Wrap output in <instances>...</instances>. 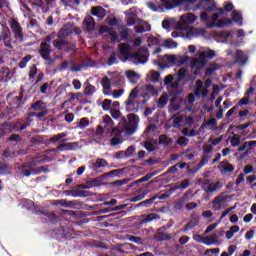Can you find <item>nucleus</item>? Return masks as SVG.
Listing matches in <instances>:
<instances>
[{
	"mask_svg": "<svg viewBox=\"0 0 256 256\" xmlns=\"http://www.w3.org/2000/svg\"><path fill=\"white\" fill-rule=\"evenodd\" d=\"M139 125V116L134 113H130L127 115V118L123 116L120 119L119 127L126 133V135H133L137 131V127Z\"/></svg>",
	"mask_w": 256,
	"mask_h": 256,
	"instance_id": "f257e3e1",
	"label": "nucleus"
},
{
	"mask_svg": "<svg viewBox=\"0 0 256 256\" xmlns=\"http://www.w3.org/2000/svg\"><path fill=\"white\" fill-rule=\"evenodd\" d=\"M139 94V89L135 87L129 94L127 100L125 101V110L127 113H137V106H135V100Z\"/></svg>",
	"mask_w": 256,
	"mask_h": 256,
	"instance_id": "f03ea898",
	"label": "nucleus"
},
{
	"mask_svg": "<svg viewBox=\"0 0 256 256\" xmlns=\"http://www.w3.org/2000/svg\"><path fill=\"white\" fill-rule=\"evenodd\" d=\"M198 183L202 185V189L203 191H205V193H215L219 191V189L221 188V182L219 181L211 182V180L209 179H199Z\"/></svg>",
	"mask_w": 256,
	"mask_h": 256,
	"instance_id": "7ed1b4c3",
	"label": "nucleus"
},
{
	"mask_svg": "<svg viewBox=\"0 0 256 256\" xmlns=\"http://www.w3.org/2000/svg\"><path fill=\"white\" fill-rule=\"evenodd\" d=\"M10 28L14 33L15 39H18V41H23L24 39L23 27H21V24L19 23V21L13 19L10 23Z\"/></svg>",
	"mask_w": 256,
	"mask_h": 256,
	"instance_id": "20e7f679",
	"label": "nucleus"
},
{
	"mask_svg": "<svg viewBox=\"0 0 256 256\" xmlns=\"http://www.w3.org/2000/svg\"><path fill=\"white\" fill-rule=\"evenodd\" d=\"M207 65V59H205V51L199 53L198 58H194L191 62L192 69H203Z\"/></svg>",
	"mask_w": 256,
	"mask_h": 256,
	"instance_id": "39448f33",
	"label": "nucleus"
},
{
	"mask_svg": "<svg viewBox=\"0 0 256 256\" xmlns=\"http://www.w3.org/2000/svg\"><path fill=\"white\" fill-rule=\"evenodd\" d=\"M131 249H133V244L122 243L114 245L112 251H116V253H119V255H128Z\"/></svg>",
	"mask_w": 256,
	"mask_h": 256,
	"instance_id": "423d86ee",
	"label": "nucleus"
},
{
	"mask_svg": "<svg viewBox=\"0 0 256 256\" xmlns=\"http://www.w3.org/2000/svg\"><path fill=\"white\" fill-rule=\"evenodd\" d=\"M247 61H249V56L245 54L242 50H236V53L234 55V62L233 65H246Z\"/></svg>",
	"mask_w": 256,
	"mask_h": 256,
	"instance_id": "0eeeda50",
	"label": "nucleus"
},
{
	"mask_svg": "<svg viewBox=\"0 0 256 256\" xmlns=\"http://www.w3.org/2000/svg\"><path fill=\"white\" fill-rule=\"evenodd\" d=\"M193 239H194V241H197V243H202L203 245H208V246L217 243V237H215V236H212L210 238L209 237L205 238L204 236H202L200 234H194Z\"/></svg>",
	"mask_w": 256,
	"mask_h": 256,
	"instance_id": "6e6552de",
	"label": "nucleus"
},
{
	"mask_svg": "<svg viewBox=\"0 0 256 256\" xmlns=\"http://www.w3.org/2000/svg\"><path fill=\"white\" fill-rule=\"evenodd\" d=\"M131 51V45L128 43H122L119 45V54L123 57L122 61H127L129 58H131V55L133 53H130Z\"/></svg>",
	"mask_w": 256,
	"mask_h": 256,
	"instance_id": "1a4fd4ad",
	"label": "nucleus"
},
{
	"mask_svg": "<svg viewBox=\"0 0 256 256\" xmlns=\"http://www.w3.org/2000/svg\"><path fill=\"white\" fill-rule=\"evenodd\" d=\"M194 95L195 97H207L209 95V89L203 88V81L201 79H198L196 81V88L194 89Z\"/></svg>",
	"mask_w": 256,
	"mask_h": 256,
	"instance_id": "9d476101",
	"label": "nucleus"
},
{
	"mask_svg": "<svg viewBox=\"0 0 256 256\" xmlns=\"http://www.w3.org/2000/svg\"><path fill=\"white\" fill-rule=\"evenodd\" d=\"M38 53L44 61H49V57H51L53 50L51 49V46H47V43H41Z\"/></svg>",
	"mask_w": 256,
	"mask_h": 256,
	"instance_id": "9b49d317",
	"label": "nucleus"
},
{
	"mask_svg": "<svg viewBox=\"0 0 256 256\" xmlns=\"http://www.w3.org/2000/svg\"><path fill=\"white\" fill-rule=\"evenodd\" d=\"M18 171L22 177H31V173H33V164H31V162H25L18 167Z\"/></svg>",
	"mask_w": 256,
	"mask_h": 256,
	"instance_id": "f8f14e48",
	"label": "nucleus"
},
{
	"mask_svg": "<svg viewBox=\"0 0 256 256\" xmlns=\"http://www.w3.org/2000/svg\"><path fill=\"white\" fill-rule=\"evenodd\" d=\"M219 169L221 175H227V173H233L235 171V166L228 160H224L220 163Z\"/></svg>",
	"mask_w": 256,
	"mask_h": 256,
	"instance_id": "ddd939ff",
	"label": "nucleus"
},
{
	"mask_svg": "<svg viewBox=\"0 0 256 256\" xmlns=\"http://www.w3.org/2000/svg\"><path fill=\"white\" fill-rule=\"evenodd\" d=\"M79 147V142L62 143L56 147L57 151H75Z\"/></svg>",
	"mask_w": 256,
	"mask_h": 256,
	"instance_id": "4468645a",
	"label": "nucleus"
},
{
	"mask_svg": "<svg viewBox=\"0 0 256 256\" xmlns=\"http://www.w3.org/2000/svg\"><path fill=\"white\" fill-rule=\"evenodd\" d=\"M10 105L13 109H23V105H25V102L23 101V93L13 97L10 101Z\"/></svg>",
	"mask_w": 256,
	"mask_h": 256,
	"instance_id": "2eb2a0df",
	"label": "nucleus"
},
{
	"mask_svg": "<svg viewBox=\"0 0 256 256\" xmlns=\"http://www.w3.org/2000/svg\"><path fill=\"white\" fill-rule=\"evenodd\" d=\"M233 23V20L231 18L225 17L221 20H219L217 23L212 22L209 24L210 29L213 27H217L218 29H223V27H229Z\"/></svg>",
	"mask_w": 256,
	"mask_h": 256,
	"instance_id": "dca6fc26",
	"label": "nucleus"
},
{
	"mask_svg": "<svg viewBox=\"0 0 256 256\" xmlns=\"http://www.w3.org/2000/svg\"><path fill=\"white\" fill-rule=\"evenodd\" d=\"M165 9H175V7H179L183 5V0H160Z\"/></svg>",
	"mask_w": 256,
	"mask_h": 256,
	"instance_id": "f3484780",
	"label": "nucleus"
},
{
	"mask_svg": "<svg viewBox=\"0 0 256 256\" xmlns=\"http://www.w3.org/2000/svg\"><path fill=\"white\" fill-rule=\"evenodd\" d=\"M82 25L86 31L91 33L95 29V19L92 16H86L82 22Z\"/></svg>",
	"mask_w": 256,
	"mask_h": 256,
	"instance_id": "a211bd4d",
	"label": "nucleus"
},
{
	"mask_svg": "<svg viewBox=\"0 0 256 256\" xmlns=\"http://www.w3.org/2000/svg\"><path fill=\"white\" fill-rule=\"evenodd\" d=\"M54 205H56V207H75L77 205V201L76 200H66V199H59V200H54Z\"/></svg>",
	"mask_w": 256,
	"mask_h": 256,
	"instance_id": "6ab92c4d",
	"label": "nucleus"
},
{
	"mask_svg": "<svg viewBox=\"0 0 256 256\" xmlns=\"http://www.w3.org/2000/svg\"><path fill=\"white\" fill-rule=\"evenodd\" d=\"M131 59L134 60L136 65L147 63V56L141 54V52L132 53L130 56Z\"/></svg>",
	"mask_w": 256,
	"mask_h": 256,
	"instance_id": "aec40b11",
	"label": "nucleus"
},
{
	"mask_svg": "<svg viewBox=\"0 0 256 256\" xmlns=\"http://www.w3.org/2000/svg\"><path fill=\"white\" fill-rule=\"evenodd\" d=\"M227 201V198L223 195H218L214 200L212 201V209L214 211H219L221 209V203H225Z\"/></svg>",
	"mask_w": 256,
	"mask_h": 256,
	"instance_id": "412c9836",
	"label": "nucleus"
},
{
	"mask_svg": "<svg viewBox=\"0 0 256 256\" xmlns=\"http://www.w3.org/2000/svg\"><path fill=\"white\" fill-rule=\"evenodd\" d=\"M256 147V140L246 142V150L240 155V159H245L251 155V150Z\"/></svg>",
	"mask_w": 256,
	"mask_h": 256,
	"instance_id": "4be33fe9",
	"label": "nucleus"
},
{
	"mask_svg": "<svg viewBox=\"0 0 256 256\" xmlns=\"http://www.w3.org/2000/svg\"><path fill=\"white\" fill-rule=\"evenodd\" d=\"M141 219L142 223H151V221H159V219H161V216H159V214L150 213L142 215Z\"/></svg>",
	"mask_w": 256,
	"mask_h": 256,
	"instance_id": "5701e85b",
	"label": "nucleus"
},
{
	"mask_svg": "<svg viewBox=\"0 0 256 256\" xmlns=\"http://www.w3.org/2000/svg\"><path fill=\"white\" fill-rule=\"evenodd\" d=\"M91 15L99 17V19H103L105 17V8L101 6H94L91 8Z\"/></svg>",
	"mask_w": 256,
	"mask_h": 256,
	"instance_id": "b1692460",
	"label": "nucleus"
},
{
	"mask_svg": "<svg viewBox=\"0 0 256 256\" xmlns=\"http://www.w3.org/2000/svg\"><path fill=\"white\" fill-rule=\"evenodd\" d=\"M196 225H199V219L192 216L190 221L184 226V233H187V231H191V229H195Z\"/></svg>",
	"mask_w": 256,
	"mask_h": 256,
	"instance_id": "393cba45",
	"label": "nucleus"
},
{
	"mask_svg": "<svg viewBox=\"0 0 256 256\" xmlns=\"http://www.w3.org/2000/svg\"><path fill=\"white\" fill-rule=\"evenodd\" d=\"M232 22L238 23L239 27H243V15L239 11H232Z\"/></svg>",
	"mask_w": 256,
	"mask_h": 256,
	"instance_id": "a878e982",
	"label": "nucleus"
},
{
	"mask_svg": "<svg viewBox=\"0 0 256 256\" xmlns=\"http://www.w3.org/2000/svg\"><path fill=\"white\" fill-rule=\"evenodd\" d=\"M32 111H45L47 109V103L42 100H38L31 105Z\"/></svg>",
	"mask_w": 256,
	"mask_h": 256,
	"instance_id": "bb28decb",
	"label": "nucleus"
},
{
	"mask_svg": "<svg viewBox=\"0 0 256 256\" xmlns=\"http://www.w3.org/2000/svg\"><path fill=\"white\" fill-rule=\"evenodd\" d=\"M159 145H164V147H169V145H173V138H169L167 134H162L159 136Z\"/></svg>",
	"mask_w": 256,
	"mask_h": 256,
	"instance_id": "cd10ccee",
	"label": "nucleus"
},
{
	"mask_svg": "<svg viewBox=\"0 0 256 256\" xmlns=\"http://www.w3.org/2000/svg\"><path fill=\"white\" fill-rule=\"evenodd\" d=\"M209 159H211V156H209L208 154H203L200 162L197 164V167L194 170V173H197L199 169H203V167H205V165L209 163Z\"/></svg>",
	"mask_w": 256,
	"mask_h": 256,
	"instance_id": "c85d7f7f",
	"label": "nucleus"
},
{
	"mask_svg": "<svg viewBox=\"0 0 256 256\" xmlns=\"http://www.w3.org/2000/svg\"><path fill=\"white\" fill-rule=\"evenodd\" d=\"M136 33H145L151 31V24L149 22H143V25H136L134 27Z\"/></svg>",
	"mask_w": 256,
	"mask_h": 256,
	"instance_id": "c756f323",
	"label": "nucleus"
},
{
	"mask_svg": "<svg viewBox=\"0 0 256 256\" xmlns=\"http://www.w3.org/2000/svg\"><path fill=\"white\" fill-rule=\"evenodd\" d=\"M31 121H33L31 118H26V122H23V119L18 120L16 122V127H19L20 131H25L27 127H31Z\"/></svg>",
	"mask_w": 256,
	"mask_h": 256,
	"instance_id": "7c9ffc66",
	"label": "nucleus"
},
{
	"mask_svg": "<svg viewBox=\"0 0 256 256\" xmlns=\"http://www.w3.org/2000/svg\"><path fill=\"white\" fill-rule=\"evenodd\" d=\"M232 137H228V141H230L232 147H239L241 145V136L239 134H234L232 132Z\"/></svg>",
	"mask_w": 256,
	"mask_h": 256,
	"instance_id": "2f4dec72",
	"label": "nucleus"
},
{
	"mask_svg": "<svg viewBox=\"0 0 256 256\" xmlns=\"http://www.w3.org/2000/svg\"><path fill=\"white\" fill-rule=\"evenodd\" d=\"M93 166L94 169H102V167H109V162L104 158H97Z\"/></svg>",
	"mask_w": 256,
	"mask_h": 256,
	"instance_id": "473e14b6",
	"label": "nucleus"
},
{
	"mask_svg": "<svg viewBox=\"0 0 256 256\" xmlns=\"http://www.w3.org/2000/svg\"><path fill=\"white\" fill-rule=\"evenodd\" d=\"M187 197H189V194L185 193L184 197H181L180 199L176 200L175 209H178V210L183 209V206L185 205V203H187Z\"/></svg>",
	"mask_w": 256,
	"mask_h": 256,
	"instance_id": "72a5a7b5",
	"label": "nucleus"
},
{
	"mask_svg": "<svg viewBox=\"0 0 256 256\" xmlns=\"http://www.w3.org/2000/svg\"><path fill=\"white\" fill-rule=\"evenodd\" d=\"M66 45H69V41H66V40H54L53 41V46L58 51H63V48L66 47Z\"/></svg>",
	"mask_w": 256,
	"mask_h": 256,
	"instance_id": "f704fd0d",
	"label": "nucleus"
},
{
	"mask_svg": "<svg viewBox=\"0 0 256 256\" xmlns=\"http://www.w3.org/2000/svg\"><path fill=\"white\" fill-rule=\"evenodd\" d=\"M153 175H155V174L149 173V174L145 175L144 177H142V178H140V179L135 180L134 182H132V183L129 185V187H135V185H139V183H145V181H149V180L153 177Z\"/></svg>",
	"mask_w": 256,
	"mask_h": 256,
	"instance_id": "c9c22d12",
	"label": "nucleus"
},
{
	"mask_svg": "<svg viewBox=\"0 0 256 256\" xmlns=\"http://www.w3.org/2000/svg\"><path fill=\"white\" fill-rule=\"evenodd\" d=\"M157 239H159L160 241H169V239H171V234L167 233V232H163L161 231V228L158 230L157 234H156Z\"/></svg>",
	"mask_w": 256,
	"mask_h": 256,
	"instance_id": "e433bc0d",
	"label": "nucleus"
},
{
	"mask_svg": "<svg viewBox=\"0 0 256 256\" xmlns=\"http://www.w3.org/2000/svg\"><path fill=\"white\" fill-rule=\"evenodd\" d=\"M115 32H116L115 28L108 27L107 25H103L99 29L100 35H103V33H109L110 35H113V33Z\"/></svg>",
	"mask_w": 256,
	"mask_h": 256,
	"instance_id": "4c0bfd02",
	"label": "nucleus"
},
{
	"mask_svg": "<svg viewBox=\"0 0 256 256\" xmlns=\"http://www.w3.org/2000/svg\"><path fill=\"white\" fill-rule=\"evenodd\" d=\"M32 56L31 55H27L24 58L21 59V61L18 64V67L20 69H25L27 67V64L31 61Z\"/></svg>",
	"mask_w": 256,
	"mask_h": 256,
	"instance_id": "58836bf2",
	"label": "nucleus"
},
{
	"mask_svg": "<svg viewBox=\"0 0 256 256\" xmlns=\"http://www.w3.org/2000/svg\"><path fill=\"white\" fill-rule=\"evenodd\" d=\"M96 91H97V88H95L94 85L88 83L84 89V95L86 96L93 95V93H96Z\"/></svg>",
	"mask_w": 256,
	"mask_h": 256,
	"instance_id": "ea45409f",
	"label": "nucleus"
},
{
	"mask_svg": "<svg viewBox=\"0 0 256 256\" xmlns=\"http://www.w3.org/2000/svg\"><path fill=\"white\" fill-rule=\"evenodd\" d=\"M131 181V178H124L122 180H116L111 183L113 187H123V185H127Z\"/></svg>",
	"mask_w": 256,
	"mask_h": 256,
	"instance_id": "a19ab883",
	"label": "nucleus"
},
{
	"mask_svg": "<svg viewBox=\"0 0 256 256\" xmlns=\"http://www.w3.org/2000/svg\"><path fill=\"white\" fill-rule=\"evenodd\" d=\"M126 77H128L130 80L135 79L134 81H132V83H137V81H139L140 76L139 74L135 73V71H126Z\"/></svg>",
	"mask_w": 256,
	"mask_h": 256,
	"instance_id": "79ce46f5",
	"label": "nucleus"
},
{
	"mask_svg": "<svg viewBox=\"0 0 256 256\" xmlns=\"http://www.w3.org/2000/svg\"><path fill=\"white\" fill-rule=\"evenodd\" d=\"M71 33H73V31L71 30H67L65 28H62L59 33H58V38L59 39H67L69 37V35H71Z\"/></svg>",
	"mask_w": 256,
	"mask_h": 256,
	"instance_id": "37998d69",
	"label": "nucleus"
},
{
	"mask_svg": "<svg viewBox=\"0 0 256 256\" xmlns=\"http://www.w3.org/2000/svg\"><path fill=\"white\" fill-rule=\"evenodd\" d=\"M156 199H157V196L144 200L138 204V207H149L152 203H155Z\"/></svg>",
	"mask_w": 256,
	"mask_h": 256,
	"instance_id": "c03bdc74",
	"label": "nucleus"
},
{
	"mask_svg": "<svg viewBox=\"0 0 256 256\" xmlns=\"http://www.w3.org/2000/svg\"><path fill=\"white\" fill-rule=\"evenodd\" d=\"M184 19L185 16H181V21H179L176 25V29L179 31H185V29H187V22Z\"/></svg>",
	"mask_w": 256,
	"mask_h": 256,
	"instance_id": "a18cd8bd",
	"label": "nucleus"
},
{
	"mask_svg": "<svg viewBox=\"0 0 256 256\" xmlns=\"http://www.w3.org/2000/svg\"><path fill=\"white\" fill-rule=\"evenodd\" d=\"M115 63H117V53L113 51L110 57L108 58L107 65L108 67H111L112 65H115Z\"/></svg>",
	"mask_w": 256,
	"mask_h": 256,
	"instance_id": "49530a36",
	"label": "nucleus"
},
{
	"mask_svg": "<svg viewBox=\"0 0 256 256\" xmlns=\"http://www.w3.org/2000/svg\"><path fill=\"white\" fill-rule=\"evenodd\" d=\"M177 145H180V147H187L189 145V139H187L185 136H181L176 141Z\"/></svg>",
	"mask_w": 256,
	"mask_h": 256,
	"instance_id": "de8ad7c7",
	"label": "nucleus"
},
{
	"mask_svg": "<svg viewBox=\"0 0 256 256\" xmlns=\"http://www.w3.org/2000/svg\"><path fill=\"white\" fill-rule=\"evenodd\" d=\"M102 87L104 91H109L111 89V81L109 80V77H104L102 79Z\"/></svg>",
	"mask_w": 256,
	"mask_h": 256,
	"instance_id": "09e8293b",
	"label": "nucleus"
},
{
	"mask_svg": "<svg viewBox=\"0 0 256 256\" xmlns=\"http://www.w3.org/2000/svg\"><path fill=\"white\" fill-rule=\"evenodd\" d=\"M160 77H161V74L159 72H157L155 70L151 71L150 79H151L152 83H159Z\"/></svg>",
	"mask_w": 256,
	"mask_h": 256,
	"instance_id": "8fccbe9b",
	"label": "nucleus"
},
{
	"mask_svg": "<svg viewBox=\"0 0 256 256\" xmlns=\"http://www.w3.org/2000/svg\"><path fill=\"white\" fill-rule=\"evenodd\" d=\"M178 167H179V163L171 166L170 168H168L166 173H164V175H175V173H177V171H179Z\"/></svg>",
	"mask_w": 256,
	"mask_h": 256,
	"instance_id": "3c124183",
	"label": "nucleus"
},
{
	"mask_svg": "<svg viewBox=\"0 0 256 256\" xmlns=\"http://www.w3.org/2000/svg\"><path fill=\"white\" fill-rule=\"evenodd\" d=\"M112 104H113V101H111L110 99H104L102 102L103 111H109L111 109Z\"/></svg>",
	"mask_w": 256,
	"mask_h": 256,
	"instance_id": "603ef678",
	"label": "nucleus"
},
{
	"mask_svg": "<svg viewBox=\"0 0 256 256\" xmlns=\"http://www.w3.org/2000/svg\"><path fill=\"white\" fill-rule=\"evenodd\" d=\"M144 148L148 150L149 153H153L155 151V144L153 142L147 140L144 142Z\"/></svg>",
	"mask_w": 256,
	"mask_h": 256,
	"instance_id": "864d4df0",
	"label": "nucleus"
},
{
	"mask_svg": "<svg viewBox=\"0 0 256 256\" xmlns=\"http://www.w3.org/2000/svg\"><path fill=\"white\" fill-rule=\"evenodd\" d=\"M164 46L166 49H176L177 47V42L173 41V40H165L164 41Z\"/></svg>",
	"mask_w": 256,
	"mask_h": 256,
	"instance_id": "5fc2aeb1",
	"label": "nucleus"
},
{
	"mask_svg": "<svg viewBox=\"0 0 256 256\" xmlns=\"http://www.w3.org/2000/svg\"><path fill=\"white\" fill-rule=\"evenodd\" d=\"M86 182H87L88 188L89 189H93V187H98V185H99V178H94V179L88 180Z\"/></svg>",
	"mask_w": 256,
	"mask_h": 256,
	"instance_id": "6e6d98bb",
	"label": "nucleus"
},
{
	"mask_svg": "<svg viewBox=\"0 0 256 256\" xmlns=\"http://www.w3.org/2000/svg\"><path fill=\"white\" fill-rule=\"evenodd\" d=\"M178 75V81H183L185 77H187V69L181 68L177 72Z\"/></svg>",
	"mask_w": 256,
	"mask_h": 256,
	"instance_id": "4d7b16f0",
	"label": "nucleus"
},
{
	"mask_svg": "<svg viewBox=\"0 0 256 256\" xmlns=\"http://www.w3.org/2000/svg\"><path fill=\"white\" fill-rule=\"evenodd\" d=\"M79 129H85V127H89V119L81 118L78 124Z\"/></svg>",
	"mask_w": 256,
	"mask_h": 256,
	"instance_id": "13d9d810",
	"label": "nucleus"
},
{
	"mask_svg": "<svg viewBox=\"0 0 256 256\" xmlns=\"http://www.w3.org/2000/svg\"><path fill=\"white\" fill-rule=\"evenodd\" d=\"M167 103H168V98L165 96H161L158 100L159 109H163V107H165V105H167Z\"/></svg>",
	"mask_w": 256,
	"mask_h": 256,
	"instance_id": "bf43d9fd",
	"label": "nucleus"
},
{
	"mask_svg": "<svg viewBox=\"0 0 256 256\" xmlns=\"http://www.w3.org/2000/svg\"><path fill=\"white\" fill-rule=\"evenodd\" d=\"M126 158L129 159L133 157V153H135V146H129L126 151H124Z\"/></svg>",
	"mask_w": 256,
	"mask_h": 256,
	"instance_id": "052dcab7",
	"label": "nucleus"
},
{
	"mask_svg": "<svg viewBox=\"0 0 256 256\" xmlns=\"http://www.w3.org/2000/svg\"><path fill=\"white\" fill-rule=\"evenodd\" d=\"M45 217L48 218L50 223H56L57 221V214H55V212L47 213L45 214Z\"/></svg>",
	"mask_w": 256,
	"mask_h": 256,
	"instance_id": "680f3d73",
	"label": "nucleus"
},
{
	"mask_svg": "<svg viewBox=\"0 0 256 256\" xmlns=\"http://www.w3.org/2000/svg\"><path fill=\"white\" fill-rule=\"evenodd\" d=\"M196 19H197V17H195V14H193V13H188L187 16H184V20L187 23H195Z\"/></svg>",
	"mask_w": 256,
	"mask_h": 256,
	"instance_id": "e2e57ef3",
	"label": "nucleus"
},
{
	"mask_svg": "<svg viewBox=\"0 0 256 256\" xmlns=\"http://www.w3.org/2000/svg\"><path fill=\"white\" fill-rule=\"evenodd\" d=\"M43 141H45V139L42 136L32 137V143H34V145H43Z\"/></svg>",
	"mask_w": 256,
	"mask_h": 256,
	"instance_id": "0e129e2a",
	"label": "nucleus"
},
{
	"mask_svg": "<svg viewBox=\"0 0 256 256\" xmlns=\"http://www.w3.org/2000/svg\"><path fill=\"white\" fill-rule=\"evenodd\" d=\"M204 155H211L213 153V145H204L202 147Z\"/></svg>",
	"mask_w": 256,
	"mask_h": 256,
	"instance_id": "69168bd1",
	"label": "nucleus"
},
{
	"mask_svg": "<svg viewBox=\"0 0 256 256\" xmlns=\"http://www.w3.org/2000/svg\"><path fill=\"white\" fill-rule=\"evenodd\" d=\"M251 97L249 96H244L243 98H241L238 102V106L239 107H243L244 105H249V101H250Z\"/></svg>",
	"mask_w": 256,
	"mask_h": 256,
	"instance_id": "338daca9",
	"label": "nucleus"
},
{
	"mask_svg": "<svg viewBox=\"0 0 256 256\" xmlns=\"http://www.w3.org/2000/svg\"><path fill=\"white\" fill-rule=\"evenodd\" d=\"M37 65H33L30 67V71H29V78L30 79H35V75H37Z\"/></svg>",
	"mask_w": 256,
	"mask_h": 256,
	"instance_id": "774afa93",
	"label": "nucleus"
}]
</instances>
